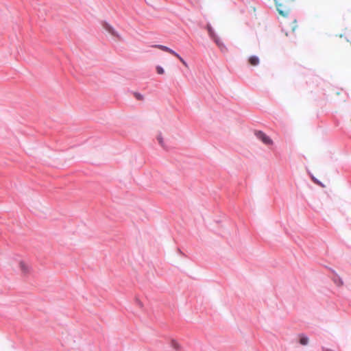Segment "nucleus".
I'll list each match as a JSON object with an SVG mask.
<instances>
[{"instance_id":"1","label":"nucleus","mask_w":351,"mask_h":351,"mask_svg":"<svg viewBox=\"0 0 351 351\" xmlns=\"http://www.w3.org/2000/svg\"><path fill=\"white\" fill-rule=\"evenodd\" d=\"M295 0H275L276 9L281 16L286 17L293 9Z\"/></svg>"},{"instance_id":"2","label":"nucleus","mask_w":351,"mask_h":351,"mask_svg":"<svg viewBox=\"0 0 351 351\" xmlns=\"http://www.w3.org/2000/svg\"><path fill=\"white\" fill-rule=\"evenodd\" d=\"M153 47H156V48H158L159 49H161L164 51H166V52H168L172 55H173L174 56H176L177 58H178L180 60V61L186 66V67H188V64L187 63L185 62V60L178 54L177 53L176 51H174L173 50H172L171 49L166 47V46H164V45H153L152 46Z\"/></svg>"},{"instance_id":"3","label":"nucleus","mask_w":351,"mask_h":351,"mask_svg":"<svg viewBox=\"0 0 351 351\" xmlns=\"http://www.w3.org/2000/svg\"><path fill=\"white\" fill-rule=\"evenodd\" d=\"M256 137L260 139L264 144L271 145L273 144V141L261 131H256L255 132Z\"/></svg>"},{"instance_id":"4","label":"nucleus","mask_w":351,"mask_h":351,"mask_svg":"<svg viewBox=\"0 0 351 351\" xmlns=\"http://www.w3.org/2000/svg\"><path fill=\"white\" fill-rule=\"evenodd\" d=\"M102 26L105 30H106L109 34H110L112 36L117 37L118 38H121L120 35L118 34L117 32L114 30V29L108 23H104L102 24Z\"/></svg>"},{"instance_id":"5","label":"nucleus","mask_w":351,"mask_h":351,"mask_svg":"<svg viewBox=\"0 0 351 351\" xmlns=\"http://www.w3.org/2000/svg\"><path fill=\"white\" fill-rule=\"evenodd\" d=\"M19 268L21 274L23 276H27L31 272V267L24 261H20L19 263Z\"/></svg>"},{"instance_id":"6","label":"nucleus","mask_w":351,"mask_h":351,"mask_svg":"<svg viewBox=\"0 0 351 351\" xmlns=\"http://www.w3.org/2000/svg\"><path fill=\"white\" fill-rule=\"evenodd\" d=\"M215 42L220 48L221 51L226 52L227 51V48L226 47L225 45L221 42V40L219 38H215Z\"/></svg>"},{"instance_id":"7","label":"nucleus","mask_w":351,"mask_h":351,"mask_svg":"<svg viewBox=\"0 0 351 351\" xmlns=\"http://www.w3.org/2000/svg\"><path fill=\"white\" fill-rule=\"evenodd\" d=\"M248 62L252 66H256L259 64V59L257 56H252L249 58Z\"/></svg>"},{"instance_id":"8","label":"nucleus","mask_w":351,"mask_h":351,"mask_svg":"<svg viewBox=\"0 0 351 351\" xmlns=\"http://www.w3.org/2000/svg\"><path fill=\"white\" fill-rule=\"evenodd\" d=\"M171 347L176 350H180V348H181V346L180 345V343L176 341V340H172L171 341Z\"/></svg>"},{"instance_id":"9","label":"nucleus","mask_w":351,"mask_h":351,"mask_svg":"<svg viewBox=\"0 0 351 351\" xmlns=\"http://www.w3.org/2000/svg\"><path fill=\"white\" fill-rule=\"evenodd\" d=\"M300 343L303 346L307 345L308 343V338L306 336L301 335L300 339Z\"/></svg>"},{"instance_id":"10","label":"nucleus","mask_w":351,"mask_h":351,"mask_svg":"<svg viewBox=\"0 0 351 351\" xmlns=\"http://www.w3.org/2000/svg\"><path fill=\"white\" fill-rule=\"evenodd\" d=\"M334 282L338 286V287H341L343 286V282L342 280V279L339 277V276H336L335 278H334Z\"/></svg>"},{"instance_id":"11","label":"nucleus","mask_w":351,"mask_h":351,"mask_svg":"<svg viewBox=\"0 0 351 351\" xmlns=\"http://www.w3.org/2000/svg\"><path fill=\"white\" fill-rule=\"evenodd\" d=\"M208 34H209L210 36L215 40V38H217V37L215 35V34L214 31L213 30V29L210 27H208Z\"/></svg>"},{"instance_id":"12","label":"nucleus","mask_w":351,"mask_h":351,"mask_svg":"<svg viewBox=\"0 0 351 351\" xmlns=\"http://www.w3.org/2000/svg\"><path fill=\"white\" fill-rule=\"evenodd\" d=\"M157 140L159 143V144L162 146V147H165V145H164V141H163V138H162V135L160 134L158 135L157 136Z\"/></svg>"},{"instance_id":"13","label":"nucleus","mask_w":351,"mask_h":351,"mask_svg":"<svg viewBox=\"0 0 351 351\" xmlns=\"http://www.w3.org/2000/svg\"><path fill=\"white\" fill-rule=\"evenodd\" d=\"M156 69L157 73L160 75H162L165 73L164 69L160 66H157Z\"/></svg>"},{"instance_id":"14","label":"nucleus","mask_w":351,"mask_h":351,"mask_svg":"<svg viewBox=\"0 0 351 351\" xmlns=\"http://www.w3.org/2000/svg\"><path fill=\"white\" fill-rule=\"evenodd\" d=\"M135 95L137 99H142V96L140 94H135Z\"/></svg>"},{"instance_id":"15","label":"nucleus","mask_w":351,"mask_h":351,"mask_svg":"<svg viewBox=\"0 0 351 351\" xmlns=\"http://www.w3.org/2000/svg\"><path fill=\"white\" fill-rule=\"evenodd\" d=\"M295 27H296V25H294L293 26V27H292V29H293V31H295Z\"/></svg>"}]
</instances>
